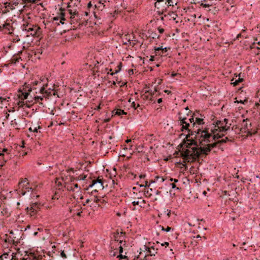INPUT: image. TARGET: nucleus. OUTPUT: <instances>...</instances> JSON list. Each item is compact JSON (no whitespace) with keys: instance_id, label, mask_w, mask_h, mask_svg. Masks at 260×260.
<instances>
[{"instance_id":"f257e3e1","label":"nucleus","mask_w":260,"mask_h":260,"mask_svg":"<svg viewBox=\"0 0 260 260\" xmlns=\"http://www.w3.org/2000/svg\"><path fill=\"white\" fill-rule=\"evenodd\" d=\"M47 84H43L42 81H35L31 84L25 83L18 90L17 96L21 100L19 101L18 105L20 107H22L24 105L23 101L28 98L30 92L35 90V93H40L41 94L45 93L46 95H49L50 91L46 90L45 88L47 86Z\"/></svg>"},{"instance_id":"f03ea898","label":"nucleus","mask_w":260,"mask_h":260,"mask_svg":"<svg viewBox=\"0 0 260 260\" xmlns=\"http://www.w3.org/2000/svg\"><path fill=\"white\" fill-rule=\"evenodd\" d=\"M198 147L191 148L190 150L187 149L182 152L181 156L183 159L187 162H194L198 158L201 157L202 154L207 155L211 151L208 145L207 147Z\"/></svg>"},{"instance_id":"7ed1b4c3","label":"nucleus","mask_w":260,"mask_h":260,"mask_svg":"<svg viewBox=\"0 0 260 260\" xmlns=\"http://www.w3.org/2000/svg\"><path fill=\"white\" fill-rule=\"evenodd\" d=\"M188 134L186 135L185 138L183 140V142L185 144V146L187 148H190L191 146L194 145L198 146V142L196 140L199 141V135L197 134V129L193 128V129L187 131Z\"/></svg>"},{"instance_id":"20e7f679","label":"nucleus","mask_w":260,"mask_h":260,"mask_svg":"<svg viewBox=\"0 0 260 260\" xmlns=\"http://www.w3.org/2000/svg\"><path fill=\"white\" fill-rule=\"evenodd\" d=\"M22 28L23 32L26 37L31 35L32 37H39L42 33L41 28L38 25L27 23L26 25L23 24Z\"/></svg>"},{"instance_id":"39448f33","label":"nucleus","mask_w":260,"mask_h":260,"mask_svg":"<svg viewBox=\"0 0 260 260\" xmlns=\"http://www.w3.org/2000/svg\"><path fill=\"white\" fill-rule=\"evenodd\" d=\"M197 134L199 135L200 144H202L203 142L208 143L211 142L210 139L212 137V132H209V127L206 126L203 129V127L201 128L199 127V128H197Z\"/></svg>"},{"instance_id":"423d86ee","label":"nucleus","mask_w":260,"mask_h":260,"mask_svg":"<svg viewBox=\"0 0 260 260\" xmlns=\"http://www.w3.org/2000/svg\"><path fill=\"white\" fill-rule=\"evenodd\" d=\"M249 120L248 118L243 120L240 131L246 133L247 136H251L252 135L256 134L257 131L256 130L251 128L252 124L251 123H248Z\"/></svg>"},{"instance_id":"0eeeda50","label":"nucleus","mask_w":260,"mask_h":260,"mask_svg":"<svg viewBox=\"0 0 260 260\" xmlns=\"http://www.w3.org/2000/svg\"><path fill=\"white\" fill-rule=\"evenodd\" d=\"M201 117H197V114L193 113L192 115L188 119V121L191 123L192 127L197 129L200 125H202L205 123L204 115H200Z\"/></svg>"},{"instance_id":"6e6552de","label":"nucleus","mask_w":260,"mask_h":260,"mask_svg":"<svg viewBox=\"0 0 260 260\" xmlns=\"http://www.w3.org/2000/svg\"><path fill=\"white\" fill-rule=\"evenodd\" d=\"M181 114L182 113L180 112L178 113V125L181 126L180 131L183 132L185 131L190 130L191 129L189 127L191 126H192L191 123L187 121V117L182 116Z\"/></svg>"},{"instance_id":"1a4fd4ad","label":"nucleus","mask_w":260,"mask_h":260,"mask_svg":"<svg viewBox=\"0 0 260 260\" xmlns=\"http://www.w3.org/2000/svg\"><path fill=\"white\" fill-rule=\"evenodd\" d=\"M27 179L24 178L19 182L18 184V194L19 195L24 196L25 194L26 191H32V188L29 187V183L27 182Z\"/></svg>"},{"instance_id":"9d476101","label":"nucleus","mask_w":260,"mask_h":260,"mask_svg":"<svg viewBox=\"0 0 260 260\" xmlns=\"http://www.w3.org/2000/svg\"><path fill=\"white\" fill-rule=\"evenodd\" d=\"M79 3L80 2H78V1L76 2L73 3V0H70V2H67L68 11L70 14L71 15L70 17V19L71 20L73 18V16H78L79 14L78 11V5Z\"/></svg>"},{"instance_id":"9b49d317","label":"nucleus","mask_w":260,"mask_h":260,"mask_svg":"<svg viewBox=\"0 0 260 260\" xmlns=\"http://www.w3.org/2000/svg\"><path fill=\"white\" fill-rule=\"evenodd\" d=\"M229 120L224 118L223 121L217 120L214 127L219 129V132H225L230 128L231 124L228 125Z\"/></svg>"},{"instance_id":"f8f14e48","label":"nucleus","mask_w":260,"mask_h":260,"mask_svg":"<svg viewBox=\"0 0 260 260\" xmlns=\"http://www.w3.org/2000/svg\"><path fill=\"white\" fill-rule=\"evenodd\" d=\"M41 206V203H39L38 202L32 203L30 205V207H27V212L31 216H35L37 214Z\"/></svg>"},{"instance_id":"ddd939ff","label":"nucleus","mask_w":260,"mask_h":260,"mask_svg":"<svg viewBox=\"0 0 260 260\" xmlns=\"http://www.w3.org/2000/svg\"><path fill=\"white\" fill-rule=\"evenodd\" d=\"M151 249H153V251H155L154 246H152L150 248L148 247L147 246L144 245L143 247V250L145 252V251H147V254H145L144 255V258L146 260H149V257L152 256H155V254L157 253V252H152Z\"/></svg>"},{"instance_id":"4468645a","label":"nucleus","mask_w":260,"mask_h":260,"mask_svg":"<svg viewBox=\"0 0 260 260\" xmlns=\"http://www.w3.org/2000/svg\"><path fill=\"white\" fill-rule=\"evenodd\" d=\"M211 132H212L211 137H212V140L214 141L219 140V139L222 138L224 136L223 134L217 133V132H219V129L215 127L214 129H211Z\"/></svg>"},{"instance_id":"2eb2a0df","label":"nucleus","mask_w":260,"mask_h":260,"mask_svg":"<svg viewBox=\"0 0 260 260\" xmlns=\"http://www.w3.org/2000/svg\"><path fill=\"white\" fill-rule=\"evenodd\" d=\"M50 91V94L49 95H46L45 93L44 94H41L42 95L40 96H36L35 94H34L33 96H30V98H32V100H28V102L29 103L32 102L33 100H34V103H38L40 102V101H42L44 99V98H47L48 96H49L50 95H51V91L50 90V89L48 90ZM27 101L26 102V103Z\"/></svg>"},{"instance_id":"dca6fc26","label":"nucleus","mask_w":260,"mask_h":260,"mask_svg":"<svg viewBox=\"0 0 260 260\" xmlns=\"http://www.w3.org/2000/svg\"><path fill=\"white\" fill-rule=\"evenodd\" d=\"M97 185L96 188L103 189L104 188L103 182L102 179L98 178L97 179L93 180L92 183L89 185V187H92L93 186Z\"/></svg>"},{"instance_id":"f3484780","label":"nucleus","mask_w":260,"mask_h":260,"mask_svg":"<svg viewBox=\"0 0 260 260\" xmlns=\"http://www.w3.org/2000/svg\"><path fill=\"white\" fill-rule=\"evenodd\" d=\"M11 156L12 155L10 154V153H0V160L2 159L3 161L0 165V166H4L6 162L11 159Z\"/></svg>"},{"instance_id":"a211bd4d","label":"nucleus","mask_w":260,"mask_h":260,"mask_svg":"<svg viewBox=\"0 0 260 260\" xmlns=\"http://www.w3.org/2000/svg\"><path fill=\"white\" fill-rule=\"evenodd\" d=\"M60 10L61 11V13L60 14L59 16L54 17L52 18V20L53 22H56L59 20V22L61 24H63L64 23V21L66 20V18H64L65 14L63 12V11L64 10L63 9L60 8Z\"/></svg>"},{"instance_id":"6ab92c4d","label":"nucleus","mask_w":260,"mask_h":260,"mask_svg":"<svg viewBox=\"0 0 260 260\" xmlns=\"http://www.w3.org/2000/svg\"><path fill=\"white\" fill-rule=\"evenodd\" d=\"M217 0H203L201 2L200 6L204 8H208L213 5H216Z\"/></svg>"},{"instance_id":"aec40b11","label":"nucleus","mask_w":260,"mask_h":260,"mask_svg":"<svg viewBox=\"0 0 260 260\" xmlns=\"http://www.w3.org/2000/svg\"><path fill=\"white\" fill-rule=\"evenodd\" d=\"M154 50L156 55H158L160 56H163L164 54L167 52L168 51L167 48H162V46L159 47H155Z\"/></svg>"},{"instance_id":"412c9836","label":"nucleus","mask_w":260,"mask_h":260,"mask_svg":"<svg viewBox=\"0 0 260 260\" xmlns=\"http://www.w3.org/2000/svg\"><path fill=\"white\" fill-rule=\"evenodd\" d=\"M113 116L114 115H121L123 114H126V113L124 112L123 110H121L120 109H114L113 112Z\"/></svg>"},{"instance_id":"4be33fe9","label":"nucleus","mask_w":260,"mask_h":260,"mask_svg":"<svg viewBox=\"0 0 260 260\" xmlns=\"http://www.w3.org/2000/svg\"><path fill=\"white\" fill-rule=\"evenodd\" d=\"M3 28L7 29L8 31L9 34H11V31L13 30L12 26L9 23H5L3 24Z\"/></svg>"},{"instance_id":"5701e85b","label":"nucleus","mask_w":260,"mask_h":260,"mask_svg":"<svg viewBox=\"0 0 260 260\" xmlns=\"http://www.w3.org/2000/svg\"><path fill=\"white\" fill-rule=\"evenodd\" d=\"M122 62H120L118 64V65L117 66V69L115 70V71L114 72H112L111 73H110L109 72H108L107 73V75H110L111 76H113L114 74H117L118 73H119L121 70V68H122Z\"/></svg>"},{"instance_id":"b1692460","label":"nucleus","mask_w":260,"mask_h":260,"mask_svg":"<svg viewBox=\"0 0 260 260\" xmlns=\"http://www.w3.org/2000/svg\"><path fill=\"white\" fill-rule=\"evenodd\" d=\"M220 145H221V144L219 142V140L216 141H215V142H214L213 143L208 144L209 147H210V149L211 150L212 148L218 147Z\"/></svg>"},{"instance_id":"393cba45","label":"nucleus","mask_w":260,"mask_h":260,"mask_svg":"<svg viewBox=\"0 0 260 260\" xmlns=\"http://www.w3.org/2000/svg\"><path fill=\"white\" fill-rule=\"evenodd\" d=\"M56 185L57 186L59 189H61L64 187V185H63L61 181H60L59 178H56L55 180Z\"/></svg>"},{"instance_id":"a878e982","label":"nucleus","mask_w":260,"mask_h":260,"mask_svg":"<svg viewBox=\"0 0 260 260\" xmlns=\"http://www.w3.org/2000/svg\"><path fill=\"white\" fill-rule=\"evenodd\" d=\"M64 188H65L69 191H75V189L74 188H73V186L71 184H70L68 183H64Z\"/></svg>"},{"instance_id":"bb28decb","label":"nucleus","mask_w":260,"mask_h":260,"mask_svg":"<svg viewBox=\"0 0 260 260\" xmlns=\"http://www.w3.org/2000/svg\"><path fill=\"white\" fill-rule=\"evenodd\" d=\"M166 3H167L168 7L172 6L173 8L174 6H176L178 3L177 2L174 1L173 0H167Z\"/></svg>"},{"instance_id":"cd10ccee","label":"nucleus","mask_w":260,"mask_h":260,"mask_svg":"<svg viewBox=\"0 0 260 260\" xmlns=\"http://www.w3.org/2000/svg\"><path fill=\"white\" fill-rule=\"evenodd\" d=\"M139 204H140V206L141 207H142L143 206H144V205L145 204V201L144 200H142L141 202H139V201H133L132 202V204L133 205V206H135L136 205H139Z\"/></svg>"},{"instance_id":"c85d7f7f","label":"nucleus","mask_w":260,"mask_h":260,"mask_svg":"<svg viewBox=\"0 0 260 260\" xmlns=\"http://www.w3.org/2000/svg\"><path fill=\"white\" fill-rule=\"evenodd\" d=\"M122 234H123V233H122V232H121L120 233H119V232H116V233L114 234V240H115V241H119V243H120V244H121V243H122L123 241H122V240H119L118 238V236H119V234L122 235Z\"/></svg>"},{"instance_id":"c756f323","label":"nucleus","mask_w":260,"mask_h":260,"mask_svg":"<svg viewBox=\"0 0 260 260\" xmlns=\"http://www.w3.org/2000/svg\"><path fill=\"white\" fill-rule=\"evenodd\" d=\"M229 141L231 142V141H232V139H230L228 137H226L224 139H222L219 140V142L221 144H222L223 143H226L227 142H229Z\"/></svg>"},{"instance_id":"7c9ffc66","label":"nucleus","mask_w":260,"mask_h":260,"mask_svg":"<svg viewBox=\"0 0 260 260\" xmlns=\"http://www.w3.org/2000/svg\"><path fill=\"white\" fill-rule=\"evenodd\" d=\"M4 4L5 5L6 8L10 7L11 10L14 9V7H13V5L11 4V3L9 2H4Z\"/></svg>"},{"instance_id":"2f4dec72","label":"nucleus","mask_w":260,"mask_h":260,"mask_svg":"<svg viewBox=\"0 0 260 260\" xmlns=\"http://www.w3.org/2000/svg\"><path fill=\"white\" fill-rule=\"evenodd\" d=\"M150 92V91L148 90H146L145 92V93L143 94V98L144 99H150V100L151 101H152V96L150 95V97L149 98V95H146V94L147 93H149Z\"/></svg>"},{"instance_id":"473e14b6","label":"nucleus","mask_w":260,"mask_h":260,"mask_svg":"<svg viewBox=\"0 0 260 260\" xmlns=\"http://www.w3.org/2000/svg\"><path fill=\"white\" fill-rule=\"evenodd\" d=\"M91 201L96 203H98L99 202L100 199L98 198L97 196H94L93 197L91 198Z\"/></svg>"},{"instance_id":"72a5a7b5","label":"nucleus","mask_w":260,"mask_h":260,"mask_svg":"<svg viewBox=\"0 0 260 260\" xmlns=\"http://www.w3.org/2000/svg\"><path fill=\"white\" fill-rule=\"evenodd\" d=\"M86 177V175H80L79 177H76V181H80L81 180H84L85 179Z\"/></svg>"},{"instance_id":"f704fd0d","label":"nucleus","mask_w":260,"mask_h":260,"mask_svg":"<svg viewBox=\"0 0 260 260\" xmlns=\"http://www.w3.org/2000/svg\"><path fill=\"white\" fill-rule=\"evenodd\" d=\"M117 257H119V260H128V258L125 255H122L121 254H120Z\"/></svg>"},{"instance_id":"c9c22d12","label":"nucleus","mask_w":260,"mask_h":260,"mask_svg":"<svg viewBox=\"0 0 260 260\" xmlns=\"http://www.w3.org/2000/svg\"><path fill=\"white\" fill-rule=\"evenodd\" d=\"M125 40H127V42H128L129 44L131 43V41H133V39H132L131 36L129 35H126L125 36Z\"/></svg>"},{"instance_id":"e433bc0d","label":"nucleus","mask_w":260,"mask_h":260,"mask_svg":"<svg viewBox=\"0 0 260 260\" xmlns=\"http://www.w3.org/2000/svg\"><path fill=\"white\" fill-rule=\"evenodd\" d=\"M170 16L172 17V18L175 20L176 19V17L177 16V15L174 12H172L170 13H169Z\"/></svg>"},{"instance_id":"4c0bfd02","label":"nucleus","mask_w":260,"mask_h":260,"mask_svg":"<svg viewBox=\"0 0 260 260\" xmlns=\"http://www.w3.org/2000/svg\"><path fill=\"white\" fill-rule=\"evenodd\" d=\"M105 6L104 5H101V4H99L94 5V7L95 8H98L99 9H101V10L104 8Z\"/></svg>"},{"instance_id":"58836bf2","label":"nucleus","mask_w":260,"mask_h":260,"mask_svg":"<svg viewBox=\"0 0 260 260\" xmlns=\"http://www.w3.org/2000/svg\"><path fill=\"white\" fill-rule=\"evenodd\" d=\"M73 188H74L75 190L76 189L77 191H80L81 190L80 187H79L78 184L77 183L74 184Z\"/></svg>"},{"instance_id":"ea45409f","label":"nucleus","mask_w":260,"mask_h":260,"mask_svg":"<svg viewBox=\"0 0 260 260\" xmlns=\"http://www.w3.org/2000/svg\"><path fill=\"white\" fill-rule=\"evenodd\" d=\"M132 107L134 108L135 109H137L138 107H140V105L138 104L137 105L135 102H133L132 103Z\"/></svg>"},{"instance_id":"a19ab883","label":"nucleus","mask_w":260,"mask_h":260,"mask_svg":"<svg viewBox=\"0 0 260 260\" xmlns=\"http://www.w3.org/2000/svg\"><path fill=\"white\" fill-rule=\"evenodd\" d=\"M161 179V182H163L165 181V179L161 177L157 176L155 177V180L156 181Z\"/></svg>"},{"instance_id":"79ce46f5","label":"nucleus","mask_w":260,"mask_h":260,"mask_svg":"<svg viewBox=\"0 0 260 260\" xmlns=\"http://www.w3.org/2000/svg\"><path fill=\"white\" fill-rule=\"evenodd\" d=\"M60 256H61L62 257L64 258H67V255H66V253H65V252H64V251H62L61 252V253H60Z\"/></svg>"},{"instance_id":"37998d69","label":"nucleus","mask_w":260,"mask_h":260,"mask_svg":"<svg viewBox=\"0 0 260 260\" xmlns=\"http://www.w3.org/2000/svg\"><path fill=\"white\" fill-rule=\"evenodd\" d=\"M6 99L3 98L2 97L0 96V105H3L4 102H6Z\"/></svg>"},{"instance_id":"c03bdc74","label":"nucleus","mask_w":260,"mask_h":260,"mask_svg":"<svg viewBox=\"0 0 260 260\" xmlns=\"http://www.w3.org/2000/svg\"><path fill=\"white\" fill-rule=\"evenodd\" d=\"M151 35H152V38L153 39H155V38H159V36H157L156 33H152Z\"/></svg>"},{"instance_id":"a18cd8bd","label":"nucleus","mask_w":260,"mask_h":260,"mask_svg":"<svg viewBox=\"0 0 260 260\" xmlns=\"http://www.w3.org/2000/svg\"><path fill=\"white\" fill-rule=\"evenodd\" d=\"M8 255L7 253H5L2 255H0V260H3V257L4 256L5 258H7V256Z\"/></svg>"},{"instance_id":"49530a36","label":"nucleus","mask_w":260,"mask_h":260,"mask_svg":"<svg viewBox=\"0 0 260 260\" xmlns=\"http://www.w3.org/2000/svg\"><path fill=\"white\" fill-rule=\"evenodd\" d=\"M32 259H31L30 257H28L27 259H29L28 260H38V258L36 257V256L32 254Z\"/></svg>"},{"instance_id":"de8ad7c7","label":"nucleus","mask_w":260,"mask_h":260,"mask_svg":"<svg viewBox=\"0 0 260 260\" xmlns=\"http://www.w3.org/2000/svg\"><path fill=\"white\" fill-rule=\"evenodd\" d=\"M149 186H150V184H148V181H145V185H140L141 187H149Z\"/></svg>"},{"instance_id":"09e8293b","label":"nucleus","mask_w":260,"mask_h":260,"mask_svg":"<svg viewBox=\"0 0 260 260\" xmlns=\"http://www.w3.org/2000/svg\"><path fill=\"white\" fill-rule=\"evenodd\" d=\"M158 31H159V32L160 34H162V33H164V31H165L164 28H161V27H159L158 28Z\"/></svg>"},{"instance_id":"8fccbe9b","label":"nucleus","mask_w":260,"mask_h":260,"mask_svg":"<svg viewBox=\"0 0 260 260\" xmlns=\"http://www.w3.org/2000/svg\"><path fill=\"white\" fill-rule=\"evenodd\" d=\"M192 114L193 113H192L191 111L189 110L188 111V112L186 114V117H189H189H190L192 115Z\"/></svg>"},{"instance_id":"3c124183","label":"nucleus","mask_w":260,"mask_h":260,"mask_svg":"<svg viewBox=\"0 0 260 260\" xmlns=\"http://www.w3.org/2000/svg\"><path fill=\"white\" fill-rule=\"evenodd\" d=\"M169 180L170 181L174 182V183H177L178 182V180L177 179H173L172 178H170Z\"/></svg>"},{"instance_id":"603ef678","label":"nucleus","mask_w":260,"mask_h":260,"mask_svg":"<svg viewBox=\"0 0 260 260\" xmlns=\"http://www.w3.org/2000/svg\"><path fill=\"white\" fill-rule=\"evenodd\" d=\"M238 129L239 131H240V128H239L237 126V125H233V127H232V130H235L236 131V130Z\"/></svg>"},{"instance_id":"864d4df0","label":"nucleus","mask_w":260,"mask_h":260,"mask_svg":"<svg viewBox=\"0 0 260 260\" xmlns=\"http://www.w3.org/2000/svg\"><path fill=\"white\" fill-rule=\"evenodd\" d=\"M171 185L172 186V188H173V189L176 188L177 189H179L178 187H176V186L174 183H171Z\"/></svg>"},{"instance_id":"5fc2aeb1","label":"nucleus","mask_w":260,"mask_h":260,"mask_svg":"<svg viewBox=\"0 0 260 260\" xmlns=\"http://www.w3.org/2000/svg\"><path fill=\"white\" fill-rule=\"evenodd\" d=\"M171 229H172V228L171 227L167 226V228H165V231H166L167 232H170L171 230Z\"/></svg>"},{"instance_id":"6e6d98bb","label":"nucleus","mask_w":260,"mask_h":260,"mask_svg":"<svg viewBox=\"0 0 260 260\" xmlns=\"http://www.w3.org/2000/svg\"><path fill=\"white\" fill-rule=\"evenodd\" d=\"M239 81H238V80H235V81H234L232 84L234 85V86H236L237 85H238L239 84Z\"/></svg>"},{"instance_id":"4d7b16f0","label":"nucleus","mask_w":260,"mask_h":260,"mask_svg":"<svg viewBox=\"0 0 260 260\" xmlns=\"http://www.w3.org/2000/svg\"><path fill=\"white\" fill-rule=\"evenodd\" d=\"M169 243H168V242H165V243H164L161 244H160V246H166V247L167 246H168L169 245Z\"/></svg>"},{"instance_id":"13d9d810","label":"nucleus","mask_w":260,"mask_h":260,"mask_svg":"<svg viewBox=\"0 0 260 260\" xmlns=\"http://www.w3.org/2000/svg\"><path fill=\"white\" fill-rule=\"evenodd\" d=\"M238 76H239V78H238V79L237 80L239 81V82L240 83V82H242L243 81V79L242 78H240V74H239L238 75Z\"/></svg>"},{"instance_id":"bf43d9fd","label":"nucleus","mask_w":260,"mask_h":260,"mask_svg":"<svg viewBox=\"0 0 260 260\" xmlns=\"http://www.w3.org/2000/svg\"><path fill=\"white\" fill-rule=\"evenodd\" d=\"M128 73L129 75H132L134 74V71L133 69H129L128 71Z\"/></svg>"},{"instance_id":"052dcab7","label":"nucleus","mask_w":260,"mask_h":260,"mask_svg":"<svg viewBox=\"0 0 260 260\" xmlns=\"http://www.w3.org/2000/svg\"><path fill=\"white\" fill-rule=\"evenodd\" d=\"M2 153H9L8 152V150L7 149V148H4L3 149V151H2Z\"/></svg>"},{"instance_id":"680f3d73","label":"nucleus","mask_w":260,"mask_h":260,"mask_svg":"<svg viewBox=\"0 0 260 260\" xmlns=\"http://www.w3.org/2000/svg\"><path fill=\"white\" fill-rule=\"evenodd\" d=\"M236 102H237V103H242V104H244L245 102H247V100H245L244 101H242V100H240V101H237Z\"/></svg>"},{"instance_id":"e2e57ef3","label":"nucleus","mask_w":260,"mask_h":260,"mask_svg":"<svg viewBox=\"0 0 260 260\" xmlns=\"http://www.w3.org/2000/svg\"><path fill=\"white\" fill-rule=\"evenodd\" d=\"M119 253L121 254L123 252V248L121 245H120L119 247Z\"/></svg>"},{"instance_id":"0e129e2a","label":"nucleus","mask_w":260,"mask_h":260,"mask_svg":"<svg viewBox=\"0 0 260 260\" xmlns=\"http://www.w3.org/2000/svg\"><path fill=\"white\" fill-rule=\"evenodd\" d=\"M91 198L90 199H88L86 200V202L85 203L83 204L84 206H85L86 204L89 203L90 202H91Z\"/></svg>"},{"instance_id":"69168bd1","label":"nucleus","mask_w":260,"mask_h":260,"mask_svg":"<svg viewBox=\"0 0 260 260\" xmlns=\"http://www.w3.org/2000/svg\"><path fill=\"white\" fill-rule=\"evenodd\" d=\"M157 87H155L154 90L153 91V92H151L150 93L151 96H152L153 95H154V93L155 92H157Z\"/></svg>"},{"instance_id":"338daca9","label":"nucleus","mask_w":260,"mask_h":260,"mask_svg":"<svg viewBox=\"0 0 260 260\" xmlns=\"http://www.w3.org/2000/svg\"><path fill=\"white\" fill-rule=\"evenodd\" d=\"M106 2L105 0H100L99 2V4L104 5V3Z\"/></svg>"},{"instance_id":"774afa93","label":"nucleus","mask_w":260,"mask_h":260,"mask_svg":"<svg viewBox=\"0 0 260 260\" xmlns=\"http://www.w3.org/2000/svg\"><path fill=\"white\" fill-rule=\"evenodd\" d=\"M167 215L168 217H170V215H171V210H167Z\"/></svg>"}]
</instances>
